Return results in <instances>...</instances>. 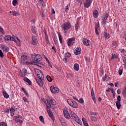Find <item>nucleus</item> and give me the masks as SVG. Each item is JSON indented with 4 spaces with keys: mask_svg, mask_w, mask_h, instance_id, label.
Segmentation results:
<instances>
[{
    "mask_svg": "<svg viewBox=\"0 0 126 126\" xmlns=\"http://www.w3.org/2000/svg\"><path fill=\"white\" fill-rule=\"evenodd\" d=\"M58 36H59V41L60 42V44H63V38L62 37V35H61V33H58Z\"/></svg>",
    "mask_w": 126,
    "mask_h": 126,
    "instance_id": "c9c22d12",
    "label": "nucleus"
},
{
    "mask_svg": "<svg viewBox=\"0 0 126 126\" xmlns=\"http://www.w3.org/2000/svg\"><path fill=\"white\" fill-rule=\"evenodd\" d=\"M111 92L113 94V97L115 98V96L116 95V93L114 91V89H111Z\"/></svg>",
    "mask_w": 126,
    "mask_h": 126,
    "instance_id": "5fc2aeb1",
    "label": "nucleus"
},
{
    "mask_svg": "<svg viewBox=\"0 0 126 126\" xmlns=\"http://www.w3.org/2000/svg\"><path fill=\"white\" fill-rule=\"evenodd\" d=\"M32 45H37L38 44V41L37 40V37L35 35H32Z\"/></svg>",
    "mask_w": 126,
    "mask_h": 126,
    "instance_id": "ddd939ff",
    "label": "nucleus"
},
{
    "mask_svg": "<svg viewBox=\"0 0 126 126\" xmlns=\"http://www.w3.org/2000/svg\"><path fill=\"white\" fill-rule=\"evenodd\" d=\"M17 118L18 119V120H21V119H22V116L19 115L18 117H17Z\"/></svg>",
    "mask_w": 126,
    "mask_h": 126,
    "instance_id": "338daca9",
    "label": "nucleus"
},
{
    "mask_svg": "<svg viewBox=\"0 0 126 126\" xmlns=\"http://www.w3.org/2000/svg\"><path fill=\"white\" fill-rule=\"evenodd\" d=\"M93 0H86L85 2L84 3V7H86V8H88L91 4L92 3Z\"/></svg>",
    "mask_w": 126,
    "mask_h": 126,
    "instance_id": "9d476101",
    "label": "nucleus"
},
{
    "mask_svg": "<svg viewBox=\"0 0 126 126\" xmlns=\"http://www.w3.org/2000/svg\"><path fill=\"white\" fill-rule=\"evenodd\" d=\"M117 102H121V95H118L117 96Z\"/></svg>",
    "mask_w": 126,
    "mask_h": 126,
    "instance_id": "052dcab7",
    "label": "nucleus"
},
{
    "mask_svg": "<svg viewBox=\"0 0 126 126\" xmlns=\"http://www.w3.org/2000/svg\"><path fill=\"white\" fill-rule=\"evenodd\" d=\"M0 58H2L3 57V53H2V51L0 49Z\"/></svg>",
    "mask_w": 126,
    "mask_h": 126,
    "instance_id": "bf43d9fd",
    "label": "nucleus"
},
{
    "mask_svg": "<svg viewBox=\"0 0 126 126\" xmlns=\"http://www.w3.org/2000/svg\"><path fill=\"white\" fill-rule=\"evenodd\" d=\"M67 78H71L72 77V75L71 74H67L66 76Z\"/></svg>",
    "mask_w": 126,
    "mask_h": 126,
    "instance_id": "4d7b16f0",
    "label": "nucleus"
},
{
    "mask_svg": "<svg viewBox=\"0 0 126 126\" xmlns=\"http://www.w3.org/2000/svg\"><path fill=\"white\" fill-rule=\"evenodd\" d=\"M12 15H13V16H17L18 15H20V14L17 12L13 11Z\"/></svg>",
    "mask_w": 126,
    "mask_h": 126,
    "instance_id": "a19ab883",
    "label": "nucleus"
},
{
    "mask_svg": "<svg viewBox=\"0 0 126 126\" xmlns=\"http://www.w3.org/2000/svg\"><path fill=\"white\" fill-rule=\"evenodd\" d=\"M79 28V24H78V22H77L75 24V30L76 31H78V29Z\"/></svg>",
    "mask_w": 126,
    "mask_h": 126,
    "instance_id": "f704fd0d",
    "label": "nucleus"
},
{
    "mask_svg": "<svg viewBox=\"0 0 126 126\" xmlns=\"http://www.w3.org/2000/svg\"><path fill=\"white\" fill-rule=\"evenodd\" d=\"M121 106V101H116V106L118 110H120Z\"/></svg>",
    "mask_w": 126,
    "mask_h": 126,
    "instance_id": "72a5a7b5",
    "label": "nucleus"
},
{
    "mask_svg": "<svg viewBox=\"0 0 126 126\" xmlns=\"http://www.w3.org/2000/svg\"><path fill=\"white\" fill-rule=\"evenodd\" d=\"M42 61V57L41 55L37 54L35 57V59L34 60V63H38V62H41Z\"/></svg>",
    "mask_w": 126,
    "mask_h": 126,
    "instance_id": "dca6fc26",
    "label": "nucleus"
},
{
    "mask_svg": "<svg viewBox=\"0 0 126 126\" xmlns=\"http://www.w3.org/2000/svg\"><path fill=\"white\" fill-rule=\"evenodd\" d=\"M37 76L39 79H35L36 82L39 86L42 87L44 85V83H43V79H44V74L43 73H40V74H38Z\"/></svg>",
    "mask_w": 126,
    "mask_h": 126,
    "instance_id": "f03ea898",
    "label": "nucleus"
},
{
    "mask_svg": "<svg viewBox=\"0 0 126 126\" xmlns=\"http://www.w3.org/2000/svg\"><path fill=\"white\" fill-rule=\"evenodd\" d=\"M15 112V109L13 108H11L10 109V116L13 117L14 116V112Z\"/></svg>",
    "mask_w": 126,
    "mask_h": 126,
    "instance_id": "7c9ffc66",
    "label": "nucleus"
},
{
    "mask_svg": "<svg viewBox=\"0 0 126 126\" xmlns=\"http://www.w3.org/2000/svg\"><path fill=\"white\" fill-rule=\"evenodd\" d=\"M122 94L124 97H126V86H125L124 87V90H123L122 92Z\"/></svg>",
    "mask_w": 126,
    "mask_h": 126,
    "instance_id": "ea45409f",
    "label": "nucleus"
},
{
    "mask_svg": "<svg viewBox=\"0 0 126 126\" xmlns=\"http://www.w3.org/2000/svg\"><path fill=\"white\" fill-rule=\"evenodd\" d=\"M23 80H24V81H25V82H27V83H28L29 85H31V84H32V82H31V81L29 80L28 78L25 77Z\"/></svg>",
    "mask_w": 126,
    "mask_h": 126,
    "instance_id": "5701e85b",
    "label": "nucleus"
},
{
    "mask_svg": "<svg viewBox=\"0 0 126 126\" xmlns=\"http://www.w3.org/2000/svg\"><path fill=\"white\" fill-rule=\"evenodd\" d=\"M39 120L40 122H41V123L45 124V122L44 121V117H43V116H40L39 117Z\"/></svg>",
    "mask_w": 126,
    "mask_h": 126,
    "instance_id": "79ce46f5",
    "label": "nucleus"
},
{
    "mask_svg": "<svg viewBox=\"0 0 126 126\" xmlns=\"http://www.w3.org/2000/svg\"><path fill=\"white\" fill-rule=\"evenodd\" d=\"M114 59H117V55L115 54H113L112 55V57L111 58V60H114Z\"/></svg>",
    "mask_w": 126,
    "mask_h": 126,
    "instance_id": "3c124183",
    "label": "nucleus"
},
{
    "mask_svg": "<svg viewBox=\"0 0 126 126\" xmlns=\"http://www.w3.org/2000/svg\"><path fill=\"white\" fill-rule=\"evenodd\" d=\"M71 56V54H70L69 52H67L65 54V57H66L67 58H69V57H70Z\"/></svg>",
    "mask_w": 126,
    "mask_h": 126,
    "instance_id": "6e6d98bb",
    "label": "nucleus"
},
{
    "mask_svg": "<svg viewBox=\"0 0 126 126\" xmlns=\"http://www.w3.org/2000/svg\"><path fill=\"white\" fill-rule=\"evenodd\" d=\"M99 27H100V25L99 24V23L95 24L94 28H95V33L96 35L99 34V32H98V30L99 29Z\"/></svg>",
    "mask_w": 126,
    "mask_h": 126,
    "instance_id": "aec40b11",
    "label": "nucleus"
},
{
    "mask_svg": "<svg viewBox=\"0 0 126 126\" xmlns=\"http://www.w3.org/2000/svg\"><path fill=\"white\" fill-rule=\"evenodd\" d=\"M63 114L65 119H67V120H69V119H70V115H69V113L67 111V108H64L63 109Z\"/></svg>",
    "mask_w": 126,
    "mask_h": 126,
    "instance_id": "423d86ee",
    "label": "nucleus"
},
{
    "mask_svg": "<svg viewBox=\"0 0 126 126\" xmlns=\"http://www.w3.org/2000/svg\"><path fill=\"white\" fill-rule=\"evenodd\" d=\"M118 73L119 75H122V74H123V69H119L118 70Z\"/></svg>",
    "mask_w": 126,
    "mask_h": 126,
    "instance_id": "8fccbe9b",
    "label": "nucleus"
},
{
    "mask_svg": "<svg viewBox=\"0 0 126 126\" xmlns=\"http://www.w3.org/2000/svg\"><path fill=\"white\" fill-rule=\"evenodd\" d=\"M123 63H124V68L125 69H126V56L125 55L122 58Z\"/></svg>",
    "mask_w": 126,
    "mask_h": 126,
    "instance_id": "c85d7f7f",
    "label": "nucleus"
},
{
    "mask_svg": "<svg viewBox=\"0 0 126 126\" xmlns=\"http://www.w3.org/2000/svg\"><path fill=\"white\" fill-rule=\"evenodd\" d=\"M26 64H27L28 65H31V64H34V63H35V62L34 61H32L31 62H29L28 61L26 62Z\"/></svg>",
    "mask_w": 126,
    "mask_h": 126,
    "instance_id": "4c0bfd02",
    "label": "nucleus"
},
{
    "mask_svg": "<svg viewBox=\"0 0 126 126\" xmlns=\"http://www.w3.org/2000/svg\"><path fill=\"white\" fill-rule=\"evenodd\" d=\"M50 91H51L52 93H59V88L55 87L54 86H51L50 87Z\"/></svg>",
    "mask_w": 126,
    "mask_h": 126,
    "instance_id": "9b49d317",
    "label": "nucleus"
},
{
    "mask_svg": "<svg viewBox=\"0 0 126 126\" xmlns=\"http://www.w3.org/2000/svg\"><path fill=\"white\" fill-rule=\"evenodd\" d=\"M0 126H7V124H6V123L5 122H0Z\"/></svg>",
    "mask_w": 126,
    "mask_h": 126,
    "instance_id": "de8ad7c7",
    "label": "nucleus"
},
{
    "mask_svg": "<svg viewBox=\"0 0 126 126\" xmlns=\"http://www.w3.org/2000/svg\"><path fill=\"white\" fill-rule=\"evenodd\" d=\"M111 37V35H110V33L104 32L101 35V38L102 39H104V40H107V39H110Z\"/></svg>",
    "mask_w": 126,
    "mask_h": 126,
    "instance_id": "0eeeda50",
    "label": "nucleus"
},
{
    "mask_svg": "<svg viewBox=\"0 0 126 126\" xmlns=\"http://www.w3.org/2000/svg\"><path fill=\"white\" fill-rule=\"evenodd\" d=\"M85 61H87L88 63H90V58L85 56Z\"/></svg>",
    "mask_w": 126,
    "mask_h": 126,
    "instance_id": "09e8293b",
    "label": "nucleus"
},
{
    "mask_svg": "<svg viewBox=\"0 0 126 126\" xmlns=\"http://www.w3.org/2000/svg\"><path fill=\"white\" fill-rule=\"evenodd\" d=\"M2 94L4 98H5L6 99H8V98H9V95H8V94H7V93H6L5 91H2Z\"/></svg>",
    "mask_w": 126,
    "mask_h": 126,
    "instance_id": "393cba45",
    "label": "nucleus"
},
{
    "mask_svg": "<svg viewBox=\"0 0 126 126\" xmlns=\"http://www.w3.org/2000/svg\"><path fill=\"white\" fill-rule=\"evenodd\" d=\"M98 14L99 12L98 11H97V10H95L93 12V16L94 18H97V17H98Z\"/></svg>",
    "mask_w": 126,
    "mask_h": 126,
    "instance_id": "a878e982",
    "label": "nucleus"
},
{
    "mask_svg": "<svg viewBox=\"0 0 126 126\" xmlns=\"http://www.w3.org/2000/svg\"><path fill=\"white\" fill-rule=\"evenodd\" d=\"M75 55H80L81 54V50L80 47H77L74 51Z\"/></svg>",
    "mask_w": 126,
    "mask_h": 126,
    "instance_id": "6ab92c4d",
    "label": "nucleus"
},
{
    "mask_svg": "<svg viewBox=\"0 0 126 126\" xmlns=\"http://www.w3.org/2000/svg\"><path fill=\"white\" fill-rule=\"evenodd\" d=\"M13 119L14 121H15V122H17V123H19V124H22L23 123V121L21 119H17V116H14L13 117Z\"/></svg>",
    "mask_w": 126,
    "mask_h": 126,
    "instance_id": "4be33fe9",
    "label": "nucleus"
},
{
    "mask_svg": "<svg viewBox=\"0 0 126 126\" xmlns=\"http://www.w3.org/2000/svg\"><path fill=\"white\" fill-rule=\"evenodd\" d=\"M91 96L94 102V103H96V97L95 96V93H94V90H93V88H92L91 90Z\"/></svg>",
    "mask_w": 126,
    "mask_h": 126,
    "instance_id": "2eb2a0df",
    "label": "nucleus"
},
{
    "mask_svg": "<svg viewBox=\"0 0 126 126\" xmlns=\"http://www.w3.org/2000/svg\"><path fill=\"white\" fill-rule=\"evenodd\" d=\"M4 39L7 42H10V41H14L17 46H20V40L19 38L15 36H10V35H6L4 37Z\"/></svg>",
    "mask_w": 126,
    "mask_h": 126,
    "instance_id": "f257e3e1",
    "label": "nucleus"
},
{
    "mask_svg": "<svg viewBox=\"0 0 126 126\" xmlns=\"http://www.w3.org/2000/svg\"><path fill=\"white\" fill-rule=\"evenodd\" d=\"M117 94H121V89H118L117 91Z\"/></svg>",
    "mask_w": 126,
    "mask_h": 126,
    "instance_id": "774afa93",
    "label": "nucleus"
},
{
    "mask_svg": "<svg viewBox=\"0 0 126 126\" xmlns=\"http://www.w3.org/2000/svg\"><path fill=\"white\" fill-rule=\"evenodd\" d=\"M63 30L64 31H66V30H69L71 28V25L69 22H65L62 25Z\"/></svg>",
    "mask_w": 126,
    "mask_h": 126,
    "instance_id": "39448f33",
    "label": "nucleus"
},
{
    "mask_svg": "<svg viewBox=\"0 0 126 126\" xmlns=\"http://www.w3.org/2000/svg\"><path fill=\"white\" fill-rule=\"evenodd\" d=\"M1 50L5 53H7L8 51H9V48L7 46H5L4 45H3L1 47Z\"/></svg>",
    "mask_w": 126,
    "mask_h": 126,
    "instance_id": "412c9836",
    "label": "nucleus"
},
{
    "mask_svg": "<svg viewBox=\"0 0 126 126\" xmlns=\"http://www.w3.org/2000/svg\"><path fill=\"white\" fill-rule=\"evenodd\" d=\"M78 102L81 104H83V103H84V100H83V98H81L79 99V100L78 99Z\"/></svg>",
    "mask_w": 126,
    "mask_h": 126,
    "instance_id": "c03bdc74",
    "label": "nucleus"
},
{
    "mask_svg": "<svg viewBox=\"0 0 126 126\" xmlns=\"http://www.w3.org/2000/svg\"><path fill=\"white\" fill-rule=\"evenodd\" d=\"M36 56H37V55H36V54H32L31 55V57H32V59L33 60V61H35Z\"/></svg>",
    "mask_w": 126,
    "mask_h": 126,
    "instance_id": "37998d69",
    "label": "nucleus"
},
{
    "mask_svg": "<svg viewBox=\"0 0 126 126\" xmlns=\"http://www.w3.org/2000/svg\"><path fill=\"white\" fill-rule=\"evenodd\" d=\"M109 17V14L107 12H105L103 15V18L101 19V21L103 24H107V19Z\"/></svg>",
    "mask_w": 126,
    "mask_h": 126,
    "instance_id": "6e6552de",
    "label": "nucleus"
},
{
    "mask_svg": "<svg viewBox=\"0 0 126 126\" xmlns=\"http://www.w3.org/2000/svg\"><path fill=\"white\" fill-rule=\"evenodd\" d=\"M22 76H26V75L27 74V70L25 68H24L22 70Z\"/></svg>",
    "mask_w": 126,
    "mask_h": 126,
    "instance_id": "cd10ccee",
    "label": "nucleus"
},
{
    "mask_svg": "<svg viewBox=\"0 0 126 126\" xmlns=\"http://www.w3.org/2000/svg\"><path fill=\"white\" fill-rule=\"evenodd\" d=\"M18 3L17 0H13L12 1V4L14 5V6H15Z\"/></svg>",
    "mask_w": 126,
    "mask_h": 126,
    "instance_id": "a18cd8bd",
    "label": "nucleus"
},
{
    "mask_svg": "<svg viewBox=\"0 0 126 126\" xmlns=\"http://www.w3.org/2000/svg\"><path fill=\"white\" fill-rule=\"evenodd\" d=\"M67 103L72 108H78V104L76 102L71 99L67 100Z\"/></svg>",
    "mask_w": 126,
    "mask_h": 126,
    "instance_id": "20e7f679",
    "label": "nucleus"
},
{
    "mask_svg": "<svg viewBox=\"0 0 126 126\" xmlns=\"http://www.w3.org/2000/svg\"><path fill=\"white\" fill-rule=\"evenodd\" d=\"M34 72L35 73L38 75V74H40V73H42V71L39 70V69H34Z\"/></svg>",
    "mask_w": 126,
    "mask_h": 126,
    "instance_id": "473e14b6",
    "label": "nucleus"
},
{
    "mask_svg": "<svg viewBox=\"0 0 126 126\" xmlns=\"http://www.w3.org/2000/svg\"><path fill=\"white\" fill-rule=\"evenodd\" d=\"M112 46H118V43L117 42V41L114 40L113 41Z\"/></svg>",
    "mask_w": 126,
    "mask_h": 126,
    "instance_id": "864d4df0",
    "label": "nucleus"
},
{
    "mask_svg": "<svg viewBox=\"0 0 126 126\" xmlns=\"http://www.w3.org/2000/svg\"><path fill=\"white\" fill-rule=\"evenodd\" d=\"M91 115H92L93 116H96V115H97V113H96V112H91Z\"/></svg>",
    "mask_w": 126,
    "mask_h": 126,
    "instance_id": "0e129e2a",
    "label": "nucleus"
},
{
    "mask_svg": "<svg viewBox=\"0 0 126 126\" xmlns=\"http://www.w3.org/2000/svg\"><path fill=\"white\" fill-rule=\"evenodd\" d=\"M47 112L50 118H51V120H52L54 122L55 121V117L54 116V115H53V112L51 111V110H49V109H47Z\"/></svg>",
    "mask_w": 126,
    "mask_h": 126,
    "instance_id": "f8f14e48",
    "label": "nucleus"
},
{
    "mask_svg": "<svg viewBox=\"0 0 126 126\" xmlns=\"http://www.w3.org/2000/svg\"><path fill=\"white\" fill-rule=\"evenodd\" d=\"M31 31L33 33V34H36V27H35V25H32V26Z\"/></svg>",
    "mask_w": 126,
    "mask_h": 126,
    "instance_id": "2f4dec72",
    "label": "nucleus"
},
{
    "mask_svg": "<svg viewBox=\"0 0 126 126\" xmlns=\"http://www.w3.org/2000/svg\"><path fill=\"white\" fill-rule=\"evenodd\" d=\"M69 8H68V4L67 5V6L65 7V12H68Z\"/></svg>",
    "mask_w": 126,
    "mask_h": 126,
    "instance_id": "13d9d810",
    "label": "nucleus"
},
{
    "mask_svg": "<svg viewBox=\"0 0 126 126\" xmlns=\"http://www.w3.org/2000/svg\"><path fill=\"white\" fill-rule=\"evenodd\" d=\"M70 115L71 117H72V119H73L77 124L81 126L82 125V122H81V120L79 119L78 118V116L75 114L73 111H71L70 112Z\"/></svg>",
    "mask_w": 126,
    "mask_h": 126,
    "instance_id": "7ed1b4c3",
    "label": "nucleus"
},
{
    "mask_svg": "<svg viewBox=\"0 0 126 126\" xmlns=\"http://www.w3.org/2000/svg\"><path fill=\"white\" fill-rule=\"evenodd\" d=\"M49 100L52 105H53L54 106H56V105H57V102L52 97H49Z\"/></svg>",
    "mask_w": 126,
    "mask_h": 126,
    "instance_id": "b1692460",
    "label": "nucleus"
},
{
    "mask_svg": "<svg viewBox=\"0 0 126 126\" xmlns=\"http://www.w3.org/2000/svg\"><path fill=\"white\" fill-rule=\"evenodd\" d=\"M46 78L49 82H52V81H53V79H52V77H51L50 75H47Z\"/></svg>",
    "mask_w": 126,
    "mask_h": 126,
    "instance_id": "58836bf2",
    "label": "nucleus"
},
{
    "mask_svg": "<svg viewBox=\"0 0 126 126\" xmlns=\"http://www.w3.org/2000/svg\"><path fill=\"white\" fill-rule=\"evenodd\" d=\"M9 111H10L9 109H7L5 110V113L6 114H8V113H9Z\"/></svg>",
    "mask_w": 126,
    "mask_h": 126,
    "instance_id": "69168bd1",
    "label": "nucleus"
},
{
    "mask_svg": "<svg viewBox=\"0 0 126 126\" xmlns=\"http://www.w3.org/2000/svg\"><path fill=\"white\" fill-rule=\"evenodd\" d=\"M107 77H108V75H105V76L102 78L103 81H105V80H106V78H107Z\"/></svg>",
    "mask_w": 126,
    "mask_h": 126,
    "instance_id": "680f3d73",
    "label": "nucleus"
},
{
    "mask_svg": "<svg viewBox=\"0 0 126 126\" xmlns=\"http://www.w3.org/2000/svg\"><path fill=\"white\" fill-rule=\"evenodd\" d=\"M82 121L83 123L84 126H89V125H88V123H87V121H86V119H85V118H83L82 119Z\"/></svg>",
    "mask_w": 126,
    "mask_h": 126,
    "instance_id": "c756f323",
    "label": "nucleus"
},
{
    "mask_svg": "<svg viewBox=\"0 0 126 126\" xmlns=\"http://www.w3.org/2000/svg\"><path fill=\"white\" fill-rule=\"evenodd\" d=\"M47 102L46 105V110L48 111V110H51L50 108H51V103L49 102L47 99L44 100V103H46Z\"/></svg>",
    "mask_w": 126,
    "mask_h": 126,
    "instance_id": "f3484780",
    "label": "nucleus"
},
{
    "mask_svg": "<svg viewBox=\"0 0 126 126\" xmlns=\"http://www.w3.org/2000/svg\"><path fill=\"white\" fill-rule=\"evenodd\" d=\"M90 119L92 122H97V118L95 116H91Z\"/></svg>",
    "mask_w": 126,
    "mask_h": 126,
    "instance_id": "e433bc0d",
    "label": "nucleus"
},
{
    "mask_svg": "<svg viewBox=\"0 0 126 126\" xmlns=\"http://www.w3.org/2000/svg\"><path fill=\"white\" fill-rule=\"evenodd\" d=\"M23 100L24 101V102H26L27 103H28V102H29V101L28 100V99H27L26 97H23Z\"/></svg>",
    "mask_w": 126,
    "mask_h": 126,
    "instance_id": "603ef678",
    "label": "nucleus"
},
{
    "mask_svg": "<svg viewBox=\"0 0 126 126\" xmlns=\"http://www.w3.org/2000/svg\"><path fill=\"white\" fill-rule=\"evenodd\" d=\"M52 49L54 51L55 53H57V49L55 48V46H53Z\"/></svg>",
    "mask_w": 126,
    "mask_h": 126,
    "instance_id": "e2e57ef3",
    "label": "nucleus"
},
{
    "mask_svg": "<svg viewBox=\"0 0 126 126\" xmlns=\"http://www.w3.org/2000/svg\"><path fill=\"white\" fill-rule=\"evenodd\" d=\"M73 41H75V37H72L71 38H68V41L67 42V45L68 47H71L74 44V42Z\"/></svg>",
    "mask_w": 126,
    "mask_h": 126,
    "instance_id": "1a4fd4ad",
    "label": "nucleus"
},
{
    "mask_svg": "<svg viewBox=\"0 0 126 126\" xmlns=\"http://www.w3.org/2000/svg\"><path fill=\"white\" fill-rule=\"evenodd\" d=\"M27 60V56L26 55H23L21 56V59L20 60V62L21 63H23L25 61Z\"/></svg>",
    "mask_w": 126,
    "mask_h": 126,
    "instance_id": "a211bd4d",
    "label": "nucleus"
},
{
    "mask_svg": "<svg viewBox=\"0 0 126 126\" xmlns=\"http://www.w3.org/2000/svg\"><path fill=\"white\" fill-rule=\"evenodd\" d=\"M0 32L2 34H5V32H4V31H3V29L1 28V26H0Z\"/></svg>",
    "mask_w": 126,
    "mask_h": 126,
    "instance_id": "49530a36",
    "label": "nucleus"
},
{
    "mask_svg": "<svg viewBox=\"0 0 126 126\" xmlns=\"http://www.w3.org/2000/svg\"><path fill=\"white\" fill-rule=\"evenodd\" d=\"M74 69L76 71H78L79 70V65L76 63L74 64Z\"/></svg>",
    "mask_w": 126,
    "mask_h": 126,
    "instance_id": "bb28decb",
    "label": "nucleus"
},
{
    "mask_svg": "<svg viewBox=\"0 0 126 126\" xmlns=\"http://www.w3.org/2000/svg\"><path fill=\"white\" fill-rule=\"evenodd\" d=\"M83 43L85 46H90V44H91V42H90V40L87 39H83Z\"/></svg>",
    "mask_w": 126,
    "mask_h": 126,
    "instance_id": "4468645a",
    "label": "nucleus"
}]
</instances>
